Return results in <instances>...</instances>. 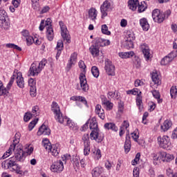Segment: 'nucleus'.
Returning a JSON list of instances; mask_svg holds the SVG:
<instances>
[{
  "label": "nucleus",
  "instance_id": "obj_1",
  "mask_svg": "<svg viewBox=\"0 0 177 177\" xmlns=\"http://www.w3.org/2000/svg\"><path fill=\"white\" fill-rule=\"evenodd\" d=\"M16 161H17L16 159H15L14 157H11L6 160H4L1 163L2 168H4V169H9L10 168H12L13 171H15L16 174L17 175H19V176H23L26 174V171H23L21 169V166L19 165L16 163Z\"/></svg>",
  "mask_w": 177,
  "mask_h": 177
},
{
  "label": "nucleus",
  "instance_id": "obj_2",
  "mask_svg": "<svg viewBox=\"0 0 177 177\" xmlns=\"http://www.w3.org/2000/svg\"><path fill=\"white\" fill-rule=\"evenodd\" d=\"M90 129L92 130L90 133V138L91 140H96L97 143H100L103 141V139H104V134L99 132L97 122L93 121L90 123Z\"/></svg>",
  "mask_w": 177,
  "mask_h": 177
},
{
  "label": "nucleus",
  "instance_id": "obj_3",
  "mask_svg": "<svg viewBox=\"0 0 177 177\" xmlns=\"http://www.w3.org/2000/svg\"><path fill=\"white\" fill-rule=\"evenodd\" d=\"M46 63H48V61L46 59H43L39 63V65L37 66V64L35 63H32L30 66V68L28 71V77H35V75H38L41 71H42V69L44 67L46 66Z\"/></svg>",
  "mask_w": 177,
  "mask_h": 177
},
{
  "label": "nucleus",
  "instance_id": "obj_4",
  "mask_svg": "<svg viewBox=\"0 0 177 177\" xmlns=\"http://www.w3.org/2000/svg\"><path fill=\"white\" fill-rule=\"evenodd\" d=\"M43 142L44 147L46 149V150L50 151L52 156H54V157H57V156H59V153H60V149L57 148L56 145H52L48 138H45Z\"/></svg>",
  "mask_w": 177,
  "mask_h": 177
},
{
  "label": "nucleus",
  "instance_id": "obj_5",
  "mask_svg": "<svg viewBox=\"0 0 177 177\" xmlns=\"http://www.w3.org/2000/svg\"><path fill=\"white\" fill-rule=\"evenodd\" d=\"M158 143L160 147H162V149H166V150H169V149L171 148V141L167 136L158 137Z\"/></svg>",
  "mask_w": 177,
  "mask_h": 177
},
{
  "label": "nucleus",
  "instance_id": "obj_6",
  "mask_svg": "<svg viewBox=\"0 0 177 177\" xmlns=\"http://www.w3.org/2000/svg\"><path fill=\"white\" fill-rule=\"evenodd\" d=\"M82 141L84 142V156H89L91 153V142H89V134H84L82 136Z\"/></svg>",
  "mask_w": 177,
  "mask_h": 177
},
{
  "label": "nucleus",
  "instance_id": "obj_7",
  "mask_svg": "<svg viewBox=\"0 0 177 177\" xmlns=\"http://www.w3.org/2000/svg\"><path fill=\"white\" fill-rule=\"evenodd\" d=\"M152 17L156 23H162L165 20L164 12L160 11L159 9H155L152 12Z\"/></svg>",
  "mask_w": 177,
  "mask_h": 177
},
{
  "label": "nucleus",
  "instance_id": "obj_8",
  "mask_svg": "<svg viewBox=\"0 0 177 177\" xmlns=\"http://www.w3.org/2000/svg\"><path fill=\"white\" fill-rule=\"evenodd\" d=\"M59 26L61 28V35L64 41H66L68 44H70V42H71V40L70 39V35L68 34L67 27L64 26V23L62 21H59Z\"/></svg>",
  "mask_w": 177,
  "mask_h": 177
},
{
  "label": "nucleus",
  "instance_id": "obj_9",
  "mask_svg": "<svg viewBox=\"0 0 177 177\" xmlns=\"http://www.w3.org/2000/svg\"><path fill=\"white\" fill-rule=\"evenodd\" d=\"M51 111L55 114V118L57 121L63 117V113L60 111V106L56 102H53L51 104Z\"/></svg>",
  "mask_w": 177,
  "mask_h": 177
},
{
  "label": "nucleus",
  "instance_id": "obj_10",
  "mask_svg": "<svg viewBox=\"0 0 177 177\" xmlns=\"http://www.w3.org/2000/svg\"><path fill=\"white\" fill-rule=\"evenodd\" d=\"M104 69L108 75H115V66H114L113 62H111L109 59L105 60Z\"/></svg>",
  "mask_w": 177,
  "mask_h": 177
},
{
  "label": "nucleus",
  "instance_id": "obj_11",
  "mask_svg": "<svg viewBox=\"0 0 177 177\" xmlns=\"http://www.w3.org/2000/svg\"><path fill=\"white\" fill-rule=\"evenodd\" d=\"M111 10V3L109 0H106L100 6V12L102 13V18L107 16V12Z\"/></svg>",
  "mask_w": 177,
  "mask_h": 177
},
{
  "label": "nucleus",
  "instance_id": "obj_12",
  "mask_svg": "<svg viewBox=\"0 0 177 177\" xmlns=\"http://www.w3.org/2000/svg\"><path fill=\"white\" fill-rule=\"evenodd\" d=\"M63 169H64V165L62 160H57L50 166V171L57 174H60V172L63 171Z\"/></svg>",
  "mask_w": 177,
  "mask_h": 177
},
{
  "label": "nucleus",
  "instance_id": "obj_13",
  "mask_svg": "<svg viewBox=\"0 0 177 177\" xmlns=\"http://www.w3.org/2000/svg\"><path fill=\"white\" fill-rule=\"evenodd\" d=\"M177 57L176 53H170L168 55H166L160 62V64L162 66H167V64H169L172 60Z\"/></svg>",
  "mask_w": 177,
  "mask_h": 177
},
{
  "label": "nucleus",
  "instance_id": "obj_14",
  "mask_svg": "<svg viewBox=\"0 0 177 177\" xmlns=\"http://www.w3.org/2000/svg\"><path fill=\"white\" fill-rule=\"evenodd\" d=\"M79 80L82 91H84V92H86L89 89V86H88V83L86 82V76H85V74L80 73Z\"/></svg>",
  "mask_w": 177,
  "mask_h": 177
},
{
  "label": "nucleus",
  "instance_id": "obj_15",
  "mask_svg": "<svg viewBox=\"0 0 177 177\" xmlns=\"http://www.w3.org/2000/svg\"><path fill=\"white\" fill-rule=\"evenodd\" d=\"M160 158L163 162H171L175 159L173 154L167 153V152H160Z\"/></svg>",
  "mask_w": 177,
  "mask_h": 177
},
{
  "label": "nucleus",
  "instance_id": "obj_16",
  "mask_svg": "<svg viewBox=\"0 0 177 177\" xmlns=\"http://www.w3.org/2000/svg\"><path fill=\"white\" fill-rule=\"evenodd\" d=\"M12 158H14L17 161L23 162L26 158V153L24 151H23V149H19L15 151V154L14 156H12Z\"/></svg>",
  "mask_w": 177,
  "mask_h": 177
},
{
  "label": "nucleus",
  "instance_id": "obj_17",
  "mask_svg": "<svg viewBox=\"0 0 177 177\" xmlns=\"http://www.w3.org/2000/svg\"><path fill=\"white\" fill-rule=\"evenodd\" d=\"M140 49L142 52L144 57L149 60L150 59V48H149V46L145 43L142 44L140 46Z\"/></svg>",
  "mask_w": 177,
  "mask_h": 177
},
{
  "label": "nucleus",
  "instance_id": "obj_18",
  "mask_svg": "<svg viewBox=\"0 0 177 177\" xmlns=\"http://www.w3.org/2000/svg\"><path fill=\"white\" fill-rule=\"evenodd\" d=\"M37 135H38V136H41V135L49 136V135H50V129H49V127H48V126L43 124L39 127V129L37 131Z\"/></svg>",
  "mask_w": 177,
  "mask_h": 177
},
{
  "label": "nucleus",
  "instance_id": "obj_19",
  "mask_svg": "<svg viewBox=\"0 0 177 177\" xmlns=\"http://www.w3.org/2000/svg\"><path fill=\"white\" fill-rule=\"evenodd\" d=\"M16 74L17 85L21 89H23L24 88V78L23 77V75L21 74V72H18Z\"/></svg>",
  "mask_w": 177,
  "mask_h": 177
},
{
  "label": "nucleus",
  "instance_id": "obj_20",
  "mask_svg": "<svg viewBox=\"0 0 177 177\" xmlns=\"http://www.w3.org/2000/svg\"><path fill=\"white\" fill-rule=\"evenodd\" d=\"M58 122H59V124H63L66 127H69V128H74V123L66 116L61 117Z\"/></svg>",
  "mask_w": 177,
  "mask_h": 177
},
{
  "label": "nucleus",
  "instance_id": "obj_21",
  "mask_svg": "<svg viewBox=\"0 0 177 177\" xmlns=\"http://www.w3.org/2000/svg\"><path fill=\"white\" fill-rule=\"evenodd\" d=\"M94 45H96L98 48L100 46H106V45H110V40H106L102 38H97L95 39V43Z\"/></svg>",
  "mask_w": 177,
  "mask_h": 177
},
{
  "label": "nucleus",
  "instance_id": "obj_22",
  "mask_svg": "<svg viewBox=\"0 0 177 177\" xmlns=\"http://www.w3.org/2000/svg\"><path fill=\"white\" fill-rule=\"evenodd\" d=\"M124 147L125 153H129L131 150V136H129V133L127 134L126 136V140Z\"/></svg>",
  "mask_w": 177,
  "mask_h": 177
},
{
  "label": "nucleus",
  "instance_id": "obj_23",
  "mask_svg": "<svg viewBox=\"0 0 177 177\" xmlns=\"http://www.w3.org/2000/svg\"><path fill=\"white\" fill-rule=\"evenodd\" d=\"M89 50L90 53L92 55V56H93V57H97V56H99V53L100 50H99V47L97 45H92L89 48Z\"/></svg>",
  "mask_w": 177,
  "mask_h": 177
},
{
  "label": "nucleus",
  "instance_id": "obj_24",
  "mask_svg": "<svg viewBox=\"0 0 177 177\" xmlns=\"http://www.w3.org/2000/svg\"><path fill=\"white\" fill-rule=\"evenodd\" d=\"M139 5V0H129L128 1V7L131 10L135 11L138 9Z\"/></svg>",
  "mask_w": 177,
  "mask_h": 177
},
{
  "label": "nucleus",
  "instance_id": "obj_25",
  "mask_svg": "<svg viewBox=\"0 0 177 177\" xmlns=\"http://www.w3.org/2000/svg\"><path fill=\"white\" fill-rule=\"evenodd\" d=\"M71 100H73V102H81V103H83L85 106H88V102H86L85 97L75 95L71 97Z\"/></svg>",
  "mask_w": 177,
  "mask_h": 177
},
{
  "label": "nucleus",
  "instance_id": "obj_26",
  "mask_svg": "<svg viewBox=\"0 0 177 177\" xmlns=\"http://www.w3.org/2000/svg\"><path fill=\"white\" fill-rule=\"evenodd\" d=\"M140 24L144 31H149V28H150V25L147 21V19L142 18L140 19Z\"/></svg>",
  "mask_w": 177,
  "mask_h": 177
},
{
  "label": "nucleus",
  "instance_id": "obj_27",
  "mask_svg": "<svg viewBox=\"0 0 177 177\" xmlns=\"http://www.w3.org/2000/svg\"><path fill=\"white\" fill-rule=\"evenodd\" d=\"M95 114L101 118V120H104V110L102 109V105L97 104L95 106Z\"/></svg>",
  "mask_w": 177,
  "mask_h": 177
},
{
  "label": "nucleus",
  "instance_id": "obj_28",
  "mask_svg": "<svg viewBox=\"0 0 177 177\" xmlns=\"http://www.w3.org/2000/svg\"><path fill=\"white\" fill-rule=\"evenodd\" d=\"M46 37L48 41H53L54 33H53V28L52 26L46 27Z\"/></svg>",
  "mask_w": 177,
  "mask_h": 177
},
{
  "label": "nucleus",
  "instance_id": "obj_29",
  "mask_svg": "<svg viewBox=\"0 0 177 177\" xmlns=\"http://www.w3.org/2000/svg\"><path fill=\"white\" fill-rule=\"evenodd\" d=\"M172 127V122L169 120H165L160 126V128L163 132H167L169 128Z\"/></svg>",
  "mask_w": 177,
  "mask_h": 177
},
{
  "label": "nucleus",
  "instance_id": "obj_30",
  "mask_svg": "<svg viewBox=\"0 0 177 177\" xmlns=\"http://www.w3.org/2000/svg\"><path fill=\"white\" fill-rule=\"evenodd\" d=\"M91 174L93 177H99L103 174V168L95 167L92 170Z\"/></svg>",
  "mask_w": 177,
  "mask_h": 177
},
{
  "label": "nucleus",
  "instance_id": "obj_31",
  "mask_svg": "<svg viewBox=\"0 0 177 177\" xmlns=\"http://www.w3.org/2000/svg\"><path fill=\"white\" fill-rule=\"evenodd\" d=\"M88 17L91 20H96V17H97V10H96V8H92L88 10Z\"/></svg>",
  "mask_w": 177,
  "mask_h": 177
},
{
  "label": "nucleus",
  "instance_id": "obj_32",
  "mask_svg": "<svg viewBox=\"0 0 177 177\" xmlns=\"http://www.w3.org/2000/svg\"><path fill=\"white\" fill-rule=\"evenodd\" d=\"M151 79L155 84L160 85V84H161V80H160V77H158V73H157V72H153L151 73Z\"/></svg>",
  "mask_w": 177,
  "mask_h": 177
},
{
  "label": "nucleus",
  "instance_id": "obj_33",
  "mask_svg": "<svg viewBox=\"0 0 177 177\" xmlns=\"http://www.w3.org/2000/svg\"><path fill=\"white\" fill-rule=\"evenodd\" d=\"M104 127L105 129H111V131H114L115 132H117V131H118V127H117V126H115V124L113 122L106 123Z\"/></svg>",
  "mask_w": 177,
  "mask_h": 177
},
{
  "label": "nucleus",
  "instance_id": "obj_34",
  "mask_svg": "<svg viewBox=\"0 0 177 177\" xmlns=\"http://www.w3.org/2000/svg\"><path fill=\"white\" fill-rule=\"evenodd\" d=\"M133 55H135V53H133V51L119 53V56L122 59H129V57H132Z\"/></svg>",
  "mask_w": 177,
  "mask_h": 177
},
{
  "label": "nucleus",
  "instance_id": "obj_35",
  "mask_svg": "<svg viewBox=\"0 0 177 177\" xmlns=\"http://www.w3.org/2000/svg\"><path fill=\"white\" fill-rule=\"evenodd\" d=\"M137 8H138V13H142L145 12L146 9H147V6L146 5V3L145 1H142L140 3H138V6Z\"/></svg>",
  "mask_w": 177,
  "mask_h": 177
},
{
  "label": "nucleus",
  "instance_id": "obj_36",
  "mask_svg": "<svg viewBox=\"0 0 177 177\" xmlns=\"http://www.w3.org/2000/svg\"><path fill=\"white\" fill-rule=\"evenodd\" d=\"M124 46L126 49H131L133 48V40H131V39H127L124 41Z\"/></svg>",
  "mask_w": 177,
  "mask_h": 177
},
{
  "label": "nucleus",
  "instance_id": "obj_37",
  "mask_svg": "<svg viewBox=\"0 0 177 177\" xmlns=\"http://www.w3.org/2000/svg\"><path fill=\"white\" fill-rule=\"evenodd\" d=\"M142 102V96H138L136 98V105L138 107L139 111H142L143 110V105Z\"/></svg>",
  "mask_w": 177,
  "mask_h": 177
},
{
  "label": "nucleus",
  "instance_id": "obj_38",
  "mask_svg": "<svg viewBox=\"0 0 177 177\" xmlns=\"http://www.w3.org/2000/svg\"><path fill=\"white\" fill-rule=\"evenodd\" d=\"M101 31L102 34H105V35H110L111 34V32L109 30V27H107L106 24L102 26Z\"/></svg>",
  "mask_w": 177,
  "mask_h": 177
},
{
  "label": "nucleus",
  "instance_id": "obj_39",
  "mask_svg": "<svg viewBox=\"0 0 177 177\" xmlns=\"http://www.w3.org/2000/svg\"><path fill=\"white\" fill-rule=\"evenodd\" d=\"M91 153H93L95 156V158H97V160H99L102 157V152L100 151V149H92Z\"/></svg>",
  "mask_w": 177,
  "mask_h": 177
},
{
  "label": "nucleus",
  "instance_id": "obj_40",
  "mask_svg": "<svg viewBox=\"0 0 177 177\" xmlns=\"http://www.w3.org/2000/svg\"><path fill=\"white\" fill-rule=\"evenodd\" d=\"M8 93V91L3 86V83L0 80V96H5Z\"/></svg>",
  "mask_w": 177,
  "mask_h": 177
},
{
  "label": "nucleus",
  "instance_id": "obj_41",
  "mask_svg": "<svg viewBox=\"0 0 177 177\" xmlns=\"http://www.w3.org/2000/svg\"><path fill=\"white\" fill-rule=\"evenodd\" d=\"M91 73L95 78L99 77V68H97L96 66H94L91 68Z\"/></svg>",
  "mask_w": 177,
  "mask_h": 177
},
{
  "label": "nucleus",
  "instance_id": "obj_42",
  "mask_svg": "<svg viewBox=\"0 0 177 177\" xmlns=\"http://www.w3.org/2000/svg\"><path fill=\"white\" fill-rule=\"evenodd\" d=\"M170 95L171 97V99H175L177 95V88L176 86H172L170 89Z\"/></svg>",
  "mask_w": 177,
  "mask_h": 177
},
{
  "label": "nucleus",
  "instance_id": "obj_43",
  "mask_svg": "<svg viewBox=\"0 0 177 177\" xmlns=\"http://www.w3.org/2000/svg\"><path fill=\"white\" fill-rule=\"evenodd\" d=\"M8 17V13L3 10H0V20L1 21H5L6 17Z\"/></svg>",
  "mask_w": 177,
  "mask_h": 177
},
{
  "label": "nucleus",
  "instance_id": "obj_44",
  "mask_svg": "<svg viewBox=\"0 0 177 177\" xmlns=\"http://www.w3.org/2000/svg\"><path fill=\"white\" fill-rule=\"evenodd\" d=\"M6 47L10 48L11 49H16L17 50H19V52H21V48L15 44H7Z\"/></svg>",
  "mask_w": 177,
  "mask_h": 177
},
{
  "label": "nucleus",
  "instance_id": "obj_45",
  "mask_svg": "<svg viewBox=\"0 0 177 177\" xmlns=\"http://www.w3.org/2000/svg\"><path fill=\"white\" fill-rule=\"evenodd\" d=\"M37 122H38V118L35 119L34 120L30 122L28 124V130L32 131V129H34V127H35V125H37Z\"/></svg>",
  "mask_w": 177,
  "mask_h": 177
},
{
  "label": "nucleus",
  "instance_id": "obj_46",
  "mask_svg": "<svg viewBox=\"0 0 177 177\" xmlns=\"http://www.w3.org/2000/svg\"><path fill=\"white\" fill-rule=\"evenodd\" d=\"M1 21V27H3L4 30H8L9 27H10V23L6 21V19Z\"/></svg>",
  "mask_w": 177,
  "mask_h": 177
},
{
  "label": "nucleus",
  "instance_id": "obj_47",
  "mask_svg": "<svg viewBox=\"0 0 177 177\" xmlns=\"http://www.w3.org/2000/svg\"><path fill=\"white\" fill-rule=\"evenodd\" d=\"M32 115H39V107L38 106H33L32 109Z\"/></svg>",
  "mask_w": 177,
  "mask_h": 177
},
{
  "label": "nucleus",
  "instance_id": "obj_48",
  "mask_svg": "<svg viewBox=\"0 0 177 177\" xmlns=\"http://www.w3.org/2000/svg\"><path fill=\"white\" fill-rule=\"evenodd\" d=\"M26 44L28 46L32 45V44H34V42L35 41V40H34V37L31 36H28V37H26Z\"/></svg>",
  "mask_w": 177,
  "mask_h": 177
},
{
  "label": "nucleus",
  "instance_id": "obj_49",
  "mask_svg": "<svg viewBox=\"0 0 177 177\" xmlns=\"http://www.w3.org/2000/svg\"><path fill=\"white\" fill-rule=\"evenodd\" d=\"M31 117H32L31 113L27 112L24 116V120L25 121V122H28V121L31 120Z\"/></svg>",
  "mask_w": 177,
  "mask_h": 177
},
{
  "label": "nucleus",
  "instance_id": "obj_50",
  "mask_svg": "<svg viewBox=\"0 0 177 177\" xmlns=\"http://www.w3.org/2000/svg\"><path fill=\"white\" fill-rule=\"evenodd\" d=\"M33 9L36 10L39 8V0H31Z\"/></svg>",
  "mask_w": 177,
  "mask_h": 177
},
{
  "label": "nucleus",
  "instance_id": "obj_51",
  "mask_svg": "<svg viewBox=\"0 0 177 177\" xmlns=\"http://www.w3.org/2000/svg\"><path fill=\"white\" fill-rule=\"evenodd\" d=\"M133 64L136 67V68H139L140 67V59L139 57H136L135 60L133 61Z\"/></svg>",
  "mask_w": 177,
  "mask_h": 177
},
{
  "label": "nucleus",
  "instance_id": "obj_52",
  "mask_svg": "<svg viewBox=\"0 0 177 177\" xmlns=\"http://www.w3.org/2000/svg\"><path fill=\"white\" fill-rule=\"evenodd\" d=\"M17 145V143H13L12 145L10 146L9 149H8V151H6L8 154H12V150H13L15 151V149H16V145Z\"/></svg>",
  "mask_w": 177,
  "mask_h": 177
},
{
  "label": "nucleus",
  "instance_id": "obj_53",
  "mask_svg": "<svg viewBox=\"0 0 177 177\" xmlns=\"http://www.w3.org/2000/svg\"><path fill=\"white\" fill-rule=\"evenodd\" d=\"M63 48H64V44H63V40H59L57 43L56 49L63 50Z\"/></svg>",
  "mask_w": 177,
  "mask_h": 177
},
{
  "label": "nucleus",
  "instance_id": "obj_54",
  "mask_svg": "<svg viewBox=\"0 0 177 177\" xmlns=\"http://www.w3.org/2000/svg\"><path fill=\"white\" fill-rule=\"evenodd\" d=\"M73 165L74 167H80V159L78 158V157L75 156L73 159Z\"/></svg>",
  "mask_w": 177,
  "mask_h": 177
},
{
  "label": "nucleus",
  "instance_id": "obj_55",
  "mask_svg": "<svg viewBox=\"0 0 177 177\" xmlns=\"http://www.w3.org/2000/svg\"><path fill=\"white\" fill-rule=\"evenodd\" d=\"M127 39H131V41H135V35L133 32H127Z\"/></svg>",
  "mask_w": 177,
  "mask_h": 177
},
{
  "label": "nucleus",
  "instance_id": "obj_56",
  "mask_svg": "<svg viewBox=\"0 0 177 177\" xmlns=\"http://www.w3.org/2000/svg\"><path fill=\"white\" fill-rule=\"evenodd\" d=\"M151 93H152L153 97H155V99H160V97L161 96L160 95V92H158L156 90H154V91H151Z\"/></svg>",
  "mask_w": 177,
  "mask_h": 177
},
{
  "label": "nucleus",
  "instance_id": "obj_57",
  "mask_svg": "<svg viewBox=\"0 0 177 177\" xmlns=\"http://www.w3.org/2000/svg\"><path fill=\"white\" fill-rule=\"evenodd\" d=\"M104 104L106 106L108 110H111V109H113V103L110 102V101L104 102Z\"/></svg>",
  "mask_w": 177,
  "mask_h": 177
},
{
  "label": "nucleus",
  "instance_id": "obj_58",
  "mask_svg": "<svg viewBox=\"0 0 177 177\" xmlns=\"http://www.w3.org/2000/svg\"><path fill=\"white\" fill-rule=\"evenodd\" d=\"M74 64H75V62H73V61L69 60V62L66 66V71H70V70L71 69V67H73V66H74Z\"/></svg>",
  "mask_w": 177,
  "mask_h": 177
},
{
  "label": "nucleus",
  "instance_id": "obj_59",
  "mask_svg": "<svg viewBox=\"0 0 177 177\" xmlns=\"http://www.w3.org/2000/svg\"><path fill=\"white\" fill-rule=\"evenodd\" d=\"M69 61L75 63L77 62V53H74L71 55Z\"/></svg>",
  "mask_w": 177,
  "mask_h": 177
},
{
  "label": "nucleus",
  "instance_id": "obj_60",
  "mask_svg": "<svg viewBox=\"0 0 177 177\" xmlns=\"http://www.w3.org/2000/svg\"><path fill=\"white\" fill-rule=\"evenodd\" d=\"M155 109H156V103H154L153 102H150L149 111H154Z\"/></svg>",
  "mask_w": 177,
  "mask_h": 177
},
{
  "label": "nucleus",
  "instance_id": "obj_61",
  "mask_svg": "<svg viewBox=\"0 0 177 177\" xmlns=\"http://www.w3.org/2000/svg\"><path fill=\"white\" fill-rule=\"evenodd\" d=\"M169 16H171V10H167L163 12V17H165V19H168Z\"/></svg>",
  "mask_w": 177,
  "mask_h": 177
},
{
  "label": "nucleus",
  "instance_id": "obj_62",
  "mask_svg": "<svg viewBox=\"0 0 177 177\" xmlns=\"http://www.w3.org/2000/svg\"><path fill=\"white\" fill-rule=\"evenodd\" d=\"M133 177H139V169L138 167L133 169Z\"/></svg>",
  "mask_w": 177,
  "mask_h": 177
},
{
  "label": "nucleus",
  "instance_id": "obj_63",
  "mask_svg": "<svg viewBox=\"0 0 177 177\" xmlns=\"http://www.w3.org/2000/svg\"><path fill=\"white\" fill-rule=\"evenodd\" d=\"M20 2H21L20 0H13L12 1V3L14 8H19V5H20Z\"/></svg>",
  "mask_w": 177,
  "mask_h": 177
},
{
  "label": "nucleus",
  "instance_id": "obj_64",
  "mask_svg": "<svg viewBox=\"0 0 177 177\" xmlns=\"http://www.w3.org/2000/svg\"><path fill=\"white\" fill-rule=\"evenodd\" d=\"M20 140V133H16L15 136V140H13V142H17L16 143H19Z\"/></svg>",
  "mask_w": 177,
  "mask_h": 177
}]
</instances>
